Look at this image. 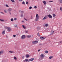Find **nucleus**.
I'll list each match as a JSON object with an SVG mask.
<instances>
[{
	"label": "nucleus",
	"mask_w": 62,
	"mask_h": 62,
	"mask_svg": "<svg viewBox=\"0 0 62 62\" xmlns=\"http://www.w3.org/2000/svg\"><path fill=\"white\" fill-rule=\"evenodd\" d=\"M24 19L25 20H26V21H27V19H26L25 18H24Z\"/></svg>",
	"instance_id": "49"
},
{
	"label": "nucleus",
	"mask_w": 62,
	"mask_h": 62,
	"mask_svg": "<svg viewBox=\"0 0 62 62\" xmlns=\"http://www.w3.org/2000/svg\"><path fill=\"white\" fill-rule=\"evenodd\" d=\"M46 37H40V39H41L43 40L44 39H46Z\"/></svg>",
	"instance_id": "7"
},
{
	"label": "nucleus",
	"mask_w": 62,
	"mask_h": 62,
	"mask_svg": "<svg viewBox=\"0 0 62 62\" xmlns=\"http://www.w3.org/2000/svg\"><path fill=\"white\" fill-rule=\"evenodd\" d=\"M55 18V17L54 18Z\"/></svg>",
	"instance_id": "56"
},
{
	"label": "nucleus",
	"mask_w": 62,
	"mask_h": 62,
	"mask_svg": "<svg viewBox=\"0 0 62 62\" xmlns=\"http://www.w3.org/2000/svg\"><path fill=\"white\" fill-rule=\"evenodd\" d=\"M40 28V27H38L37 28H36V30L38 31H39V30Z\"/></svg>",
	"instance_id": "8"
},
{
	"label": "nucleus",
	"mask_w": 62,
	"mask_h": 62,
	"mask_svg": "<svg viewBox=\"0 0 62 62\" xmlns=\"http://www.w3.org/2000/svg\"><path fill=\"white\" fill-rule=\"evenodd\" d=\"M32 44H35V41H33L32 42Z\"/></svg>",
	"instance_id": "22"
},
{
	"label": "nucleus",
	"mask_w": 62,
	"mask_h": 62,
	"mask_svg": "<svg viewBox=\"0 0 62 62\" xmlns=\"http://www.w3.org/2000/svg\"><path fill=\"white\" fill-rule=\"evenodd\" d=\"M48 16L49 18H52V15H47L46 16Z\"/></svg>",
	"instance_id": "6"
},
{
	"label": "nucleus",
	"mask_w": 62,
	"mask_h": 62,
	"mask_svg": "<svg viewBox=\"0 0 62 62\" xmlns=\"http://www.w3.org/2000/svg\"><path fill=\"white\" fill-rule=\"evenodd\" d=\"M40 51V50L39 49L38 50V52H39V51Z\"/></svg>",
	"instance_id": "44"
},
{
	"label": "nucleus",
	"mask_w": 62,
	"mask_h": 62,
	"mask_svg": "<svg viewBox=\"0 0 62 62\" xmlns=\"http://www.w3.org/2000/svg\"><path fill=\"white\" fill-rule=\"evenodd\" d=\"M23 62H29V60H28V59H25V60L23 61Z\"/></svg>",
	"instance_id": "5"
},
{
	"label": "nucleus",
	"mask_w": 62,
	"mask_h": 62,
	"mask_svg": "<svg viewBox=\"0 0 62 62\" xmlns=\"http://www.w3.org/2000/svg\"><path fill=\"white\" fill-rule=\"evenodd\" d=\"M21 13H23V11H21Z\"/></svg>",
	"instance_id": "47"
},
{
	"label": "nucleus",
	"mask_w": 62,
	"mask_h": 62,
	"mask_svg": "<svg viewBox=\"0 0 62 62\" xmlns=\"http://www.w3.org/2000/svg\"><path fill=\"white\" fill-rule=\"evenodd\" d=\"M24 22V21H22V23H23V22Z\"/></svg>",
	"instance_id": "51"
},
{
	"label": "nucleus",
	"mask_w": 62,
	"mask_h": 62,
	"mask_svg": "<svg viewBox=\"0 0 62 62\" xmlns=\"http://www.w3.org/2000/svg\"><path fill=\"white\" fill-rule=\"evenodd\" d=\"M34 8H36V9L37 8V6H35L34 7Z\"/></svg>",
	"instance_id": "43"
},
{
	"label": "nucleus",
	"mask_w": 62,
	"mask_h": 62,
	"mask_svg": "<svg viewBox=\"0 0 62 62\" xmlns=\"http://www.w3.org/2000/svg\"><path fill=\"white\" fill-rule=\"evenodd\" d=\"M14 59H15V60H17V58H16V57H14Z\"/></svg>",
	"instance_id": "20"
},
{
	"label": "nucleus",
	"mask_w": 62,
	"mask_h": 62,
	"mask_svg": "<svg viewBox=\"0 0 62 62\" xmlns=\"http://www.w3.org/2000/svg\"><path fill=\"white\" fill-rule=\"evenodd\" d=\"M22 58L23 59H24V56H23V57H22Z\"/></svg>",
	"instance_id": "40"
},
{
	"label": "nucleus",
	"mask_w": 62,
	"mask_h": 62,
	"mask_svg": "<svg viewBox=\"0 0 62 62\" xmlns=\"http://www.w3.org/2000/svg\"><path fill=\"white\" fill-rule=\"evenodd\" d=\"M1 13H2L3 14H4V13H3V12H1Z\"/></svg>",
	"instance_id": "53"
},
{
	"label": "nucleus",
	"mask_w": 62,
	"mask_h": 62,
	"mask_svg": "<svg viewBox=\"0 0 62 62\" xmlns=\"http://www.w3.org/2000/svg\"><path fill=\"white\" fill-rule=\"evenodd\" d=\"M9 53H14V52L13 51H9Z\"/></svg>",
	"instance_id": "26"
},
{
	"label": "nucleus",
	"mask_w": 62,
	"mask_h": 62,
	"mask_svg": "<svg viewBox=\"0 0 62 62\" xmlns=\"http://www.w3.org/2000/svg\"><path fill=\"white\" fill-rule=\"evenodd\" d=\"M29 56L28 55H27L26 56V57H27V58H28V57H29Z\"/></svg>",
	"instance_id": "24"
},
{
	"label": "nucleus",
	"mask_w": 62,
	"mask_h": 62,
	"mask_svg": "<svg viewBox=\"0 0 62 62\" xmlns=\"http://www.w3.org/2000/svg\"><path fill=\"white\" fill-rule=\"evenodd\" d=\"M14 20L15 21H16V20H17V19H16V18H14Z\"/></svg>",
	"instance_id": "42"
},
{
	"label": "nucleus",
	"mask_w": 62,
	"mask_h": 62,
	"mask_svg": "<svg viewBox=\"0 0 62 62\" xmlns=\"http://www.w3.org/2000/svg\"><path fill=\"white\" fill-rule=\"evenodd\" d=\"M23 0H19V1H22Z\"/></svg>",
	"instance_id": "50"
},
{
	"label": "nucleus",
	"mask_w": 62,
	"mask_h": 62,
	"mask_svg": "<svg viewBox=\"0 0 62 62\" xmlns=\"http://www.w3.org/2000/svg\"><path fill=\"white\" fill-rule=\"evenodd\" d=\"M5 29H8V27L7 26H5Z\"/></svg>",
	"instance_id": "23"
},
{
	"label": "nucleus",
	"mask_w": 62,
	"mask_h": 62,
	"mask_svg": "<svg viewBox=\"0 0 62 62\" xmlns=\"http://www.w3.org/2000/svg\"><path fill=\"white\" fill-rule=\"evenodd\" d=\"M5 31H3L2 32L3 35H4V34H5Z\"/></svg>",
	"instance_id": "19"
},
{
	"label": "nucleus",
	"mask_w": 62,
	"mask_h": 62,
	"mask_svg": "<svg viewBox=\"0 0 62 62\" xmlns=\"http://www.w3.org/2000/svg\"><path fill=\"white\" fill-rule=\"evenodd\" d=\"M4 12L5 13H7V10H4Z\"/></svg>",
	"instance_id": "28"
},
{
	"label": "nucleus",
	"mask_w": 62,
	"mask_h": 62,
	"mask_svg": "<svg viewBox=\"0 0 62 62\" xmlns=\"http://www.w3.org/2000/svg\"><path fill=\"white\" fill-rule=\"evenodd\" d=\"M26 37L28 38H31V35H27Z\"/></svg>",
	"instance_id": "12"
},
{
	"label": "nucleus",
	"mask_w": 62,
	"mask_h": 62,
	"mask_svg": "<svg viewBox=\"0 0 62 62\" xmlns=\"http://www.w3.org/2000/svg\"><path fill=\"white\" fill-rule=\"evenodd\" d=\"M59 2L60 3H62V0H60Z\"/></svg>",
	"instance_id": "29"
},
{
	"label": "nucleus",
	"mask_w": 62,
	"mask_h": 62,
	"mask_svg": "<svg viewBox=\"0 0 62 62\" xmlns=\"http://www.w3.org/2000/svg\"><path fill=\"white\" fill-rule=\"evenodd\" d=\"M53 17H55V16H56V15L54 14H53Z\"/></svg>",
	"instance_id": "16"
},
{
	"label": "nucleus",
	"mask_w": 62,
	"mask_h": 62,
	"mask_svg": "<svg viewBox=\"0 0 62 62\" xmlns=\"http://www.w3.org/2000/svg\"><path fill=\"white\" fill-rule=\"evenodd\" d=\"M32 1H34V0H31Z\"/></svg>",
	"instance_id": "55"
},
{
	"label": "nucleus",
	"mask_w": 62,
	"mask_h": 62,
	"mask_svg": "<svg viewBox=\"0 0 62 62\" xmlns=\"http://www.w3.org/2000/svg\"><path fill=\"white\" fill-rule=\"evenodd\" d=\"M23 15H21V17H23Z\"/></svg>",
	"instance_id": "45"
},
{
	"label": "nucleus",
	"mask_w": 62,
	"mask_h": 62,
	"mask_svg": "<svg viewBox=\"0 0 62 62\" xmlns=\"http://www.w3.org/2000/svg\"><path fill=\"white\" fill-rule=\"evenodd\" d=\"M44 54H41L40 55V59H42V58H44Z\"/></svg>",
	"instance_id": "3"
},
{
	"label": "nucleus",
	"mask_w": 62,
	"mask_h": 62,
	"mask_svg": "<svg viewBox=\"0 0 62 62\" xmlns=\"http://www.w3.org/2000/svg\"><path fill=\"white\" fill-rule=\"evenodd\" d=\"M60 33H61V32H60Z\"/></svg>",
	"instance_id": "57"
},
{
	"label": "nucleus",
	"mask_w": 62,
	"mask_h": 62,
	"mask_svg": "<svg viewBox=\"0 0 62 62\" xmlns=\"http://www.w3.org/2000/svg\"><path fill=\"white\" fill-rule=\"evenodd\" d=\"M31 19H33V18H32V17H31Z\"/></svg>",
	"instance_id": "52"
},
{
	"label": "nucleus",
	"mask_w": 62,
	"mask_h": 62,
	"mask_svg": "<svg viewBox=\"0 0 62 62\" xmlns=\"http://www.w3.org/2000/svg\"><path fill=\"white\" fill-rule=\"evenodd\" d=\"M8 31V32H10V31H11V29L10 28H8L7 29Z\"/></svg>",
	"instance_id": "9"
},
{
	"label": "nucleus",
	"mask_w": 62,
	"mask_h": 62,
	"mask_svg": "<svg viewBox=\"0 0 62 62\" xmlns=\"http://www.w3.org/2000/svg\"><path fill=\"white\" fill-rule=\"evenodd\" d=\"M37 35L38 36H40V35H39V33H38L37 34Z\"/></svg>",
	"instance_id": "38"
},
{
	"label": "nucleus",
	"mask_w": 62,
	"mask_h": 62,
	"mask_svg": "<svg viewBox=\"0 0 62 62\" xmlns=\"http://www.w3.org/2000/svg\"><path fill=\"white\" fill-rule=\"evenodd\" d=\"M4 52L3 51H1L0 52V54H3Z\"/></svg>",
	"instance_id": "15"
},
{
	"label": "nucleus",
	"mask_w": 62,
	"mask_h": 62,
	"mask_svg": "<svg viewBox=\"0 0 62 62\" xmlns=\"http://www.w3.org/2000/svg\"><path fill=\"white\" fill-rule=\"evenodd\" d=\"M45 53H46V54H47L48 53V51H45Z\"/></svg>",
	"instance_id": "25"
},
{
	"label": "nucleus",
	"mask_w": 62,
	"mask_h": 62,
	"mask_svg": "<svg viewBox=\"0 0 62 62\" xmlns=\"http://www.w3.org/2000/svg\"><path fill=\"white\" fill-rule=\"evenodd\" d=\"M45 25L46 27H48L49 26V24L48 23L46 24Z\"/></svg>",
	"instance_id": "13"
},
{
	"label": "nucleus",
	"mask_w": 62,
	"mask_h": 62,
	"mask_svg": "<svg viewBox=\"0 0 62 62\" xmlns=\"http://www.w3.org/2000/svg\"><path fill=\"white\" fill-rule=\"evenodd\" d=\"M32 8V7H30L29 8L30 9H31Z\"/></svg>",
	"instance_id": "36"
},
{
	"label": "nucleus",
	"mask_w": 62,
	"mask_h": 62,
	"mask_svg": "<svg viewBox=\"0 0 62 62\" xmlns=\"http://www.w3.org/2000/svg\"><path fill=\"white\" fill-rule=\"evenodd\" d=\"M36 18L35 19V21L37 22L38 21V20H39V15L38 14H37L36 15Z\"/></svg>",
	"instance_id": "1"
},
{
	"label": "nucleus",
	"mask_w": 62,
	"mask_h": 62,
	"mask_svg": "<svg viewBox=\"0 0 62 62\" xmlns=\"http://www.w3.org/2000/svg\"><path fill=\"white\" fill-rule=\"evenodd\" d=\"M12 10L11 8H9L8 10V11L9 13L10 14V15L11 14V11Z\"/></svg>",
	"instance_id": "2"
},
{
	"label": "nucleus",
	"mask_w": 62,
	"mask_h": 62,
	"mask_svg": "<svg viewBox=\"0 0 62 62\" xmlns=\"http://www.w3.org/2000/svg\"><path fill=\"white\" fill-rule=\"evenodd\" d=\"M25 36L24 35H22L21 37V39H25Z\"/></svg>",
	"instance_id": "4"
},
{
	"label": "nucleus",
	"mask_w": 62,
	"mask_h": 62,
	"mask_svg": "<svg viewBox=\"0 0 62 62\" xmlns=\"http://www.w3.org/2000/svg\"><path fill=\"white\" fill-rule=\"evenodd\" d=\"M43 3L44 4V5H46V2L45 1H43Z\"/></svg>",
	"instance_id": "18"
},
{
	"label": "nucleus",
	"mask_w": 62,
	"mask_h": 62,
	"mask_svg": "<svg viewBox=\"0 0 62 62\" xmlns=\"http://www.w3.org/2000/svg\"><path fill=\"white\" fill-rule=\"evenodd\" d=\"M34 60V58H32L29 59V61H33Z\"/></svg>",
	"instance_id": "10"
},
{
	"label": "nucleus",
	"mask_w": 62,
	"mask_h": 62,
	"mask_svg": "<svg viewBox=\"0 0 62 62\" xmlns=\"http://www.w3.org/2000/svg\"><path fill=\"white\" fill-rule=\"evenodd\" d=\"M11 21H13V18H12L11 19Z\"/></svg>",
	"instance_id": "37"
},
{
	"label": "nucleus",
	"mask_w": 62,
	"mask_h": 62,
	"mask_svg": "<svg viewBox=\"0 0 62 62\" xmlns=\"http://www.w3.org/2000/svg\"><path fill=\"white\" fill-rule=\"evenodd\" d=\"M22 27L23 28H24V29H26V27L25 26H24L23 25H22Z\"/></svg>",
	"instance_id": "14"
},
{
	"label": "nucleus",
	"mask_w": 62,
	"mask_h": 62,
	"mask_svg": "<svg viewBox=\"0 0 62 62\" xmlns=\"http://www.w3.org/2000/svg\"><path fill=\"white\" fill-rule=\"evenodd\" d=\"M25 33H27V31H25Z\"/></svg>",
	"instance_id": "48"
},
{
	"label": "nucleus",
	"mask_w": 62,
	"mask_h": 62,
	"mask_svg": "<svg viewBox=\"0 0 62 62\" xmlns=\"http://www.w3.org/2000/svg\"><path fill=\"white\" fill-rule=\"evenodd\" d=\"M22 4H23V5H25V3L23 1V2H22Z\"/></svg>",
	"instance_id": "34"
},
{
	"label": "nucleus",
	"mask_w": 62,
	"mask_h": 62,
	"mask_svg": "<svg viewBox=\"0 0 62 62\" xmlns=\"http://www.w3.org/2000/svg\"><path fill=\"white\" fill-rule=\"evenodd\" d=\"M53 57V56H50L49 57V59H51V58H52Z\"/></svg>",
	"instance_id": "21"
},
{
	"label": "nucleus",
	"mask_w": 62,
	"mask_h": 62,
	"mask_svg": "<svg viewBox=\"0 0 62 62\" xmlns=\"http://www.w3.org/2000/svg\"><path fill=\"white\" fill-rule=\"evenodd\" d=\"M60 10H61V11H62V7H60Z\"/></svg>",
	"instance_id": "35"
},
{
	"label": "nucleus",
	"mask_w": 62,
	"mask_h": 62,
	"mask_svg": "<svg viewBox=\"0 0 62 62\" xmlns=\"http://www.w3.org/2000/svg\"><path fill=\"white\" fill-rule=\"evenodd\" d=\"M13 37H16V35H13Z\"/></svg>",
	"instance_id": "41"
},
{
	"label": "nucleus",
	"mask_w": 62,
	"mask_h": 62,
	"mask_svg": "<svg viewBox=\"0 0 62 62\" xmlns=\"http://www.w3.org/2000/svg\"><path fill=\"white\" fill-rule=\"evenodd\" d=\"M26 3L27 5L28 4V2L27 1H26Z\"/></svg>",
	"instance_id": "39"
},
{
	"label": "nucleus",
	"mask_w": 62,
	"mask_h": 62,
	"mask_svg": "<svg viewBox=\"0 0 62 62\" xmlns=\"http://www.w3.org/2000/svg\"><path fill=\"white\" fill-rule=\"evenodd\" d=\"M6 7H7L8 8L9 7V6H8V5L6 4Z\"/></svg>",
	"instance_id": "30"
},
{
	"label": "nucleus",
	"mask_w": 62,
	"mask_h": 62,
	"mask_svg": "<svg viewBox=\"0 0 62 62\" xmlns=\"http://www.w3.org/2000/svg\"><path fill=\"white\" fill-rule=\"evenodd\" d=\"M47 17V16H45L44 18H43V20H44L45 19H46V18Z\"/></svg>",
	"instance_id": "11"
},
{
	"label": "nucleus",
	"mask_w": 62,
	"mask_h": 62,
	"mask_svg": "<svg viewBox=\"0 0 62 62\" xmlns=\"http://www.w3.org/2000/svg\"><path fill=\"white\" fill-rule=\"evenodd\" d=\"M11 1L12 2H13V3L14 2V0H11Z\"/></svg>",
	"instance_id": "33"
},
{
	"label": "nucleus",
	"mask_w": 62,
	"mask_h": 62,
	"mask_svg": "<svg viewBox=\"0 0 62 62\" xmlns=\"http://www.w3.org/2000/svg\"><path fill=\"white\" fill-rule=\"evenodd\" d=\"M0 21H1V22H4V20L1 19H0Z\"/></svg>",
	"instance_id": "32"
},
{
	"label": "nucleus",
	"mask_w": 62,
	"mask_h": 62,
	"mask_svg": "<svg viewBox=\"0 0 62 62\" xmlns=\"http://www.w3.org/2000/svg\"><path fill=\"white\" fill-rule=\"evenodd\" d=\"M60 43H61V42H61V41H60Z\"/></svg>",
	"instance_id": "54"
},
{
	"label": "nucleus",
	"mask_w": 62,
	"mask_h": 62,
	"mask_svg": "<svg viewBox=\"0 0 62 62\" xmlns=\"http://www.w3.org/2000/svg\"><path fill=\"white\" fill-rule=\"evenodd\" d=\"M14 25L15 27H17V25L15 24Z\"/></svg>",
	"instance_id": "27"
},
{
	"label": "nucleus",
	"mask_w": 62,
	"mask_h": 62,
	"mask_svg": "<svg viewBox=\"0 0 62 62\" xmlns=\"http://www.w3.org/2000/svg\"><path fill=\"white\" fill-rule=\"evenodd\" d=\"M54 33V31H53L52 32V33L50 34V35H53V33Z\"/></svg>",
	"instance_id": "31"
},
{
	"label": "nucleus",
	"mask_w": 62,
	"mask_h": 62,
	"mask_svg": "<svg viewBox=\"0 0 62 62\" xmlns=\"http://www.w3.org/2000/svg\"><path fill=\"white\" fill-rule=\"evenodd\" d=\"M49 2H53V1H49Z\"/></svg>",
	"instance_id": "46"
},
{
	"label": "nucleus",
	"mask_w": 62,
	"mask_h": 62,
	"mask_svg": "<svg viewBox=\"0 0 62 62\" xmlns=\"http://www.w3.org/2000/svg\"><path fill=\"white\" fill-rule=\"evenodd\" d=\"M34 41L35 42V44H37L38 43V41Z\"/></svg>",
	"instance_id": "17"
}]
</instances>
